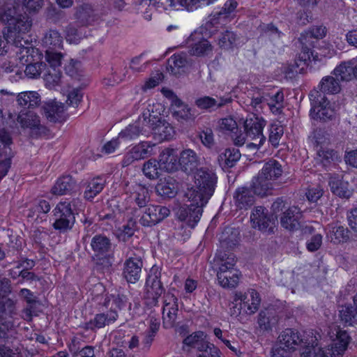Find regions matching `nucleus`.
I'll list each match as a JSON object with an SVG mask.
<instances>
[{
  "mask_svg": "<svg viewBox=\"0 0 357 357\" xmlns=\"http://www.w3.org/2000/svg\"><path fill=\"white\" fill-rule=\"evenodd\" d=\"M196 186L188 189L185 197L189 204L181 206L176 216L181 221H185L193 229L199 221L203 212V207L215 191L217 178L215 174L208 169H200L195 176Z\"/></svg>",
  "mask_w": 357,
  "mask_h": 357,
  "instance_id": "obj_1",
  "label": "nucleus"
},
{
  "mask_svg": "<svg viewBox=\"0 0 357 357\" xmlns=\"http://www.w3.org/2000/svg\"><path fill=\"white\" fill-rule=\"evenodd\" d=\"M22 7L20 3L8 7L5 10L3 22H6V26L3 32L4 36H0V56L6 54L8 51V44L18 49L16 54H21L22 40Z\"/></svg>",
  "mask_w": 357,
  "mask_h": 357,
  "instance_id": "obj_2",
  "label": "nucleus"
},
{
  "mask_svg": "<svg viewBox=\"0 0 357 357\" xmlns=\"http://www.w3.org/2000/svg\"><path fill=\"white\" fill-rule=\"evenodd\" d=\"M309 338L306 346L303 347V351L301 357H342L351 341V337L346 331L338 329L336 338L328 348L317 347L316 337L307 335Z\"/></svg>",
  "mask_w": 357,
  "mask_h": 357,
  "instance_id": "obj_3",
  "label": "nucleus"
},
{
  "mask_svg": "<svg viewBox=\"0 0 357 357\" xmlns=\"http://www.w3.org/2000/svg\"><path fill=\"white\" fill-rule=\"evenodd\" d=\"M92 261L96 268L102 271H109L112 265L111 259L113 252L112 239L103 234L94 235L90 242Z\"/></svg>",
  "mask_w": 357,
  "mask_h": 357,
  "instance_id": "obj_4",
  "label": "nucleus"
},
{
  "mask_svg": "<svg viewBox=\"0 0 357 357\" xmlns=\"http://www.w3.org/2000/svg\"><path fill=\"white\" fill-rule=\"evenodd\" d=\"M311 103L310 116L312 119L322 121L332 120L335 116V110L331 108L326 96L313 89L309 94Z\"/></svg>",
  "mask_w": 357,
  "mask_h": 357,
  "instance_id": "obj_5",
  "label": "nucleus"
},
{
  "mask_svg": "<svg viewBox=\"0 0 357 357\" xmlns=\"http://www.w3.org/2000/svg\"><path fill=\"white\" fill-rule=\"evenodd\" d=\"M150 116V109L144 110L138 119L132 124H129L119 134V139L125 141L132 140L140 135H146L149 132L147 125L150 123L148 119Z\"/></svg>",
  "mask_w": 357,
  "mask_h": 357,
  "instance_id": "obj_6",
  "label": "nucleus"
},
{
  "mask_svg": "<svg viewBox=\"0 0 357 357\" xmlns=\"http://www.w3.org/2000/svg\"><path fill=\"white\" fill-rule=\"evenodd\" d=\"M56 220L53 223L54 229L60 233H66L71 230L75 222V217L66 205L57 204L54 210Z\"/></svg>",
  "mask_w": 357,
  "mask_h": 357,
  "instance_id": "obj_7",
  "label": "nucleus"
},
{
  "mask_svg": "<svg viewBox=\"0 0 357 357\" xmlns=\"http://www.w3.org/2000/svg\"><path fill=\"white\" fill-rule=\"evenodd\" d=\"M150 123L147 125V129L152 130L155 138L158 141L169 140L174 136V128L170 124L157 115H153L150 113L148 119Z\"/></svg>",
  "mask_w": 357,
  "mask_h": 357,
  "instance_id": "obj_8",
  "label": "nucleus"
},
{
  "mask_svg": "<svg viewBox=\"0 0 357 357\" xmlns=\"http://www.w3.org/2000/svg\"><path fill=\"white\" fill-rule=\"evenodd\" d=\"M169 214L170 211L166 206L150 205L145 208L139 222L144 227H151L162 221Z\"/></svg>",
  "mask_w": 357,
  "mask_h": 357,
  "instance_id": "obj_9",
  "label": "nucleus"
},
{
  "mask_svg": "<svg viewBox=\"0 0 357 357\" xmlns=\"http://www.w3.org/2000/svg\"><path fill=\"white\" fill-rule=\"evenodd\" d=\"M252 226L264 233L272 234L274 232L275 223L268 215V210L261 206L255 208L250 215Z\"/></svg>",
  "mask_w": 357,
  "mask_h": 357,
  "instance_id": "obj_10",
  "label": "nucleus"
},
{
  "mask_svg": "<svg viewBox=\"0 0 357 357\" xmlns=\"http://www.w3.org/2000/svg\"><path fill=\"white\" fill-rule=\"evenodd\" d=\"M48 130L40 123V116L34 110L24 112V132H27L32 138H38L47 134Z\"/></svg>",
  "mask_w": 357,
  "mask_h": 357,
  "instance_id": "obj_11",
  "label": "nucleus"
},
{
  "mask_svg": "<svg viewBox=\"0 0 357 357\" xmlns=\"http://www.w3.org/2000/svg\"><path fill=\"white\" fill-rule=\"evenodd\" d=\"M308 337L301 335L297 331L292 328H286L278 337V342L291 351L301 349L306 346Z\"/></svg>",
  "mask_w": 357,
  "mask_h": 357,
  "instance_id": "obj_12",
  "label": "nucleus"
},
{
  "mask_svg": "<svg viewBox=\"0 0 357 357\" xmlns=\"http://www.w3.org/2000/svg\"><path fill=\"white\" fill-rule=\"evenodd\" d=\"M143 262L139 256L130 255L124 262L123 276L129 283L135 284L141 275Z\"/></svg>",
  "mask_w": 357,
  "mask_h": 357,
  "instance_id": "obj_13",
  "label": "nucleus"
},
{
  "mask_svg": "<svg viewBox=\"0 0 357 357\" xmlns=\"http://www.w3.org/2000/svg\"><path fill=\"white\" fill-rule=\"evenodd\" d=\"M236 303L240 302L241 307L243 312L247 314L255 313L259 306L261 299L259 294L254 289H252L248 294L236 293L234 298Z\"/></svg>",
  "mask_w": 357,
  "mask_h": 357,
  "instance_id": "obj_14",
  "label": "nucleus"
},
{
  "mask_svg": "<svg viewBox=\"0 0 357 357\" xmlns=\"http://www.w3.org/2000/svg\"><path fill=\"white\" fill-rule=\"evenodd\" d=\"M161 267L153 265L147 275L145 287L146 291L155 296H161L165 293V288L161 282Z\"/></svg>",
  "mask_w": 357,
  "mask_h": 357,
  "instance_id": "obj_15",
  "label": "nucleus"
},
{
  "mask_svg": "<svg viewBox=\"0 0 357 357\" xmlns=\"http://www.w3.org/2000/svg\"><path fill=\"white\" fill-rule=\"evenodd\" d=\"M127 298L123 294L114 293L105 294L101 301L98 303L100 310L105 307L108 312H115L118 314L119 310H121L126 307Z\"/></svg>",
  "mask_w": 357,
  "mask_h": 357,
  "instance_id": "obj_16",
  "label": "nucleus"
},
{
  "mask_svg": "<svg viewBox=\"0 0 357 357\" xmlns=\"http://www.w3.org/2000/svg\"><path fill=\"white\" fill-rule=\"evenodd\" d=\"M178 165L182 171L190 174L197 170L201 165V158L194 150L186 149L180 153Z\"/></svg>",
  "mask_w": 357,
  "mask_h": 357,
  "instance_id": "obj_17",
  "label": "nucleus"
},
{
  "mask_svg": "<svg viewBox=\"0 0 357 357\" xmlns=\"http://www.w3.org/2000/svg\"><path fill=\"white\" fill-rule=\"evenodd\" d=\"M102 312L96 314L93 319L84 324L83 328L86 331H96L98 329L104 328L110 324L114 323L118 318V314L115 312H108L107 311L104 312L103 309L101 310Z\"/></svg>",
  "mask_w": 357,
  "mask_h": 357,
  "instance_id": "obj_18",
  "label": "nucleus"
},
{
  "mask_svg": "<svg viewBox=\"0 0 357 357\" xmlns=\"http://www.w3.org/2000/svg\"><path fill=\"white\" fill-rule=\"evenodd\" d=\"M266 126V121L262 118L253 116L247 118L244 122V129L246 132V136L252 141H257L261 137H265L263 135V129Z\"/></svg>",
  "mask_w": 357,
  "mask_h": 357,
  "instance_id": "obj_19",
  "label": "nucleus"
},
{
  "mask_svg": "<svg viewBox=\"0 0 357 357\" xmlns=\"http://www.w3.org/2000/svg\"><path fill=\"white\" fill-rule=\"evenodd\" d=\"M10 292L9 280L4 279L0 280V318L13 314L15 305L14 302L6 298V296Z\"/></svg>",
  "mask_w": 357,
  "mask_h": 357,
  "instance_id": "obj_20",
  "label": "nucleus"
},
{
  "mask_svg": "<svg viewBox=\"0 0 357 357\" xmlns=\"http://www.w3.org/2000/svg\"><path fill=\"white\" fill-rule=\"evenodd\" d=\"M278 316L273 309L261 310L258 314L257 324L262 333L272 331L278 323Z\"/></svg>",
  "mask_w": 357,
  "mask_h": 357,
  "instance_id": "obj_21",
  "label": "nucleus"
},
{
  "mask_svg": "<svg viewBox=\"0 0 357 357\" xmlns=\"http://www.w3.org/2000/svg\"><path fill=\"white\" fill-rule=\"evenodd\" d=\"M301 211L297 206L288 208L280 218L281 225L290 231L298 230L300 228Z\"/></svg>",
  "mask_w": 357,
  "mask_h": 357,
  "instance_id": "obj_22",
  "label": "nucleus"
},
{
  "mask_svg": "<svg viewBox=\"0 0 357 357\" xmlns=\"http://www.w3.org/2000/svg\"><path fill=\"white\" fill-rule=\"evenodd\" d=\"M357 66V57L349 61H342L332 72V74L338 77L340 81H350L356 77Z\"/></svg>",
  "mask_w": 357,
  "mask_h": 357,
  "instance_id": "obj_23",
  "label": "nucleus"
},
{
  "mask_svg": "<svg viewBox=\"0 0 357 357\" xmlns=\"http://www.w3.org/2000/svg\"><path fill=\"white\" fill-rule=\"evenodd\" d=\"M234 200L238 208L248 209L255 203V194L250 188L239 187L234 193Z\"/></svg>",
  "mask_w": 357,
  "mask_h": 357,
  "instance_id": "obj_24",
  "label": "nucleus"
},
{
  "mask_svg": "<svg viewBox=\"0 0 357 357\" xmlns=\"http://www.w3.org/2000/svg\"><path fill=\"white\" fill-rule=\"evenodd\" d=\"M47 119L53 123L62 122L64 119V105L56 101L45 102L43 107Z\"/></svg>",
  "mask_w": 357,
  "mask_h": 357,
  "instance_id": "obj_25",
  "label": "nucleus"
},
{
  "mask_svg": "<svg viewBox=\"0 0 357 357\" xmlns=\"http://www.w3.org/2000/svg\"><path fill=\"white\" fill-rule=\"evenodd\" d=\"M327 229V237L334 244L346 243L350 239V231L347 227H344L338 223L328 225Z\"/></svg>",
  "mask_w": 357,
  "mask_h": 357,
  "instance_id": "obj_26",
  "label": "nucleus"
},
{
  "mask_svg": "<svg viewBox=\"0 0 357 357\" xmlns=\"http://www.w3.org/2000/svg\"><path fill=\"white\" fill-rule=\"evenodd\" d=\"M218 283L223 288H235L240 278V273L236 269L228 270V268H222L217 271Z\"/></svg>",
  "mask_w": 357,
  "mask_h": 357,
  "instance_id": "obj_27",
  "label": "nucleus"
},
{
  "mask_svg": "<svg viewBox=\"0 0 357 357\" xmlns=\"http://www.w3.org/2000/svg\"><path fill=\"white\" fill-rule=\"evenodd\" d=\"M328 185L331 192L340 198L349 199L352 195L353 191L349 183L337 175L330 176Z\"/></svg>",
  "mask_w": 357,
  "mask_h": 357,
  "instance_id": "obj_28",
  "label": "nucleus"
},
{
  "mask_svg": "<svg viewBox=\"0 0 357 357\" xmlns=\"http://www.w3.org/2000/svg\"><path fill=\"white\" fill-rule=\"evenodd\" d=\"M77 188L76 181L69 175L59 177L53 187L51 192L55 195H63L70 194L75 191Z\"/></svg>",
  "mask_w": 357,
  "mask_h": 357,
  "instance_id": "obj_29",
  "label": "nucleus"
},
{
  "mask_svg": "<svg viewBox=\"0 0 357 357\" xmlns=\"http://www.w3.org/2000/svg\"><path fill=\"white\" fill-rule=\"evenodd\" d=\"M173 116L177 120L188 121L194 119V113L192 109L176 96L173 99L172 103Z\"/></svg>",
  "mask_w": 357,
  "mask_h": 357,
  "instance_id": "obj_30",
  "label": "nucleus"
},
{
  "mask_svg": "<svg viewBox=\"0 0 357 357\" xmlns=\"http://www.w3.org/2000/svg\"><path fill=\"white\" fill-rule=\"evenodd\" d=\"M159 164L160 169H165L167 172H172L178 169V161L177 156L174 154L172 149H165L160 154Z\"/></svg>",
  "mask_w": 357,
  "mask_h": 357,
  "instance_id": "obj_31",
  "label": "nucleus"
},
{
  "mask_svg": "<svg viewBox=\"0 0 357 357\" xmlns=\"http://www.w3.org/2000/svg\"><path fill=\"white\" fill-rule=\"evenodd\" d=\"M208 342L204 340V333L202 331H197L187 336L183 340V349L189 352L190 349L192 348L200 351L204 349L205 346H207Z\"/></svg>",
  "mask_w": 357,
  "mask_h": 357,
  "instance_id": "obj_32",
  "label": "nucleus"
},
{
  "mask_svg": "<svg viewBox=\"0 0 357 357\" xmlns=\"http://www.w3.org/2000/svg\"><path fill=\"white\" fill-rule=\"evenodd\" d=\"M241 153L238 149L228 148L224 153L219 155L218 161L222 169L233 167L241 158Z\"/></svg>",
  "mask_w": 357,
  "mask_h": 357,
  "instance_id": "obj_33",
  "label": "nucleus"
},
{
  "mask_svg": "<svg viewBox=\"0 0 357 357\" xmlns=\"http://www.w3.org/2000/svg\"><path fill=\"white\" fill-rule=\"evenodd\" d=\"M326 28L324 26H313L304 33H302L299 40L301 44L309 45L310 46L314 47V41L312 40L322 39L326 36Z\"/></svg>",
  "mask_w": 357,
  "mask_h": 357,
  "instance_id": "obj_34",
  "label": "nucleus"
},
{
  "mask_svg": "<svg viewBox=\"0 0 357 357\" xmlns=\"http://www.w3.org/2000/svg\"><path fill=\"white\" fill-rule=\"evenodd\" d=\"M106 185L105 176H97L87 183L84 192V197L86 200L92 201L95 197L100 193Z\"/></svg>",
  "mask_w": 357,
  "mask_h": 357,
  "instance_id": "obj_35",
  "label": "nucleus"
},
{
  "mask_svg": "<svg viewBox=\"0 0 357 357\" xmlns=\"http://www.w3.org/2000/svg\"><path fill=\"white\" fill-rule=\"evenodd\" d=\"M340 79L335 77L328 75L324 77L320 81L317 89L325 96V94H337L340 90Z\"/></svg>",
  "mask_w": 357,
  "mask_h": 357,
  "instance_id": "obj_36",
  "label": "nucleus"
},
{
  "mask_svg": "<svg viewBox=\"0 0 357 357\" xmlns=\"http://www.w3.org/2000/svg\"><path fill=\"white\" fill-rule=\"evenodd\" d=\"M269 94L264 89L255 87L248 91V98L250 102L248 105L251 106L253 109L258 111L262 109V105L268 100Z\"/></svg>",
  "mask_w": 357,
  "mask_h": 357,
  "instance_id": "obj_37",
  "label": "nucleus"
},
{
  "mask_svg": "<svg viewBox=\"0 0 357 357\" xmlns=\"http://www.w3.org/2000/svg\"><path fill=\"white\" fill-rule=\"evenodd\" d=\"M250 188L255 195L259 196L267 195L269 190L272 189V183L267 179V177L263 176L259 173L257 176L254 177Z\"/></svg>",
  "mask_w": 357,
  "mask_h": 357,
  "instance_id": "obj_38",
  "label": "nucleus"
},
{
  "mask_svg": "<svg viewBox=\"0 0 357 357\" xmlns=\"http://www.w3.org/2000/svg\"><path fill=\"white\" fill-rule=\"evenodd\" d=\"M339 317L344 326H354L357 324V308L351 304H347L339 310Z\"/></svg>",
  "mask_w": 357,
  "mask_h": 357,
  "instance_id": "obj_39",
  "label": "nucleus"
},
{
  "mask_svg": "<svg viewBox=\"0 0 357 357\" xmlns=\"http://www.w3.org/2000/svg\"><path fill=\"white\" fill-rule=\"evenodd\" d=\"M259 173L261 174L263 176L267 177V179L271 181L282 175V165L275 160H270L264 164Z\"/></svg>",
  "mask_w": 357,
  "mask_h": 357,
  "instance_id": "obj_40",
  "label": "nucleus"
},
{
  "mask_svg": "<svg viewBox=\"0 0 357 357\" xmlns=\"http://www.w3.org/2000/svg\"><path fill=\"white\" fill-rule=\"evenodd\" d=\"M43 43L46 50H56L63 47V38L60 33L54 29H50L45 33Z\"/></svg>",
  "mask_w": 357,
  "mask_h": 357,
  "instance_id": "obj_41",
  "label": "nucleus"
},
{
  "mask_svg": "<svg viewBox=\"0 0 357 357\" xmlns=\"http://www.w3.org/2000/svg\"><path fill=\"white\" fill-rule=\"evenodd\" d=\"M93 346L81 347V341L74 337L69 345V350L74 357H94L95 351Z\"/></svg>",
  "mask_w": 357,
  "mask_h": 357,
  "instance_id": "obj_42",
  "label": "nucleus"
},
{
  "mask_svg": "<svg viewBox=\"0 0 357 357\" xmlns=\"http://www.w3.org/2000/svg\"><path fill=\"white\" fill-rule=\"evenodd\" d=\"M133 192H132L131 197L135 201V203L139 207L144 208L150 200L149 193L148 189L138 183H135L132 186Z\"/></svg>",
  "mask_w": 357,
  "mask_h": 357,
  "instance_id": "obj_43",
  "label": "nucleus"
},
{
  "mask_svg": "<svg viewBox=\"0 0 357 357\" xmlns=\"http://www.w3.org/2000/svg\"><path fill=\"white\" fill-rule=\"evenodd\" d=\"M237 5L235 0H227L220 10L215 11L212 14L211 22L215 24L219 20L227 18L235 10Z\"/></svg>",
  "mask_w": 357,
  "mask_h": 357,
  "instance_id": "obj_44",
  "label": "nucleus"
},
{
  "mask_svg": "<svg viewBox=\"0 0 357 357\" xmlns=\"http://www.w3.org/2000/svg\"><path fill=\"white\" fill-rule=\"evenodd\" d=\"M24 298L27 303L26 310L24 312L29 321L31 320L32 316L37 315V306L39 305V301L36 296L28 289L24 288Z\"/></svg>",
  "mask_w": 357,
  "mask_h": 357,
  "instance_id": "obj_45",
  "label": "nucleus"
},
{
  "mask_svg": "<svg viewBox=\"0 0 357 357\" xmlns=\"http://www.w3.org/2000/svg\"><path fill=\"white\" fill-rule=\"evenodd\" d=\"M317 155L319 160L326 169L329 168L333 163L339 161L340 159L337 152L333 149L321 148L317 151Z\"/></svg>",
  "mask_w": 357,
  "mask_h": 357,
  "instance_id": "obj_46",
  "label": "nucleus"
},
{
  "mask_svg": "<svg viewBox=\"0 0 357 357\" xmlns=\"http://www.w3.org/2000/svg\"><path fill=\"white\" fill-rule=\"evenodd\" d=\"M212 50L211 43L206 39L202 38L191 45L189 52L191 55L201 56L208 55Z\"/></svg>",
  "mask_w": 357,
  "mask_h": 357,
  "instance_id": "obj_47",
  "label": "nucleus"
},
{
  "mask_svg": "<svg viewBox=\"0 0 357 357\" xmlns=\"http://www.w3.org/2000/svg\"><path fill=\"white\" fill-rule=\"evenodd\" d=\"M43 79L47 88L50 89H55L60 85L61 72L59 68H49L44 75Z\"/></svg>",
  "mask_w": 357,
  "mask_h": 357,
  "instance_id": "obj_48",
  "label": "nucleus"
},
{
  "mask_svg": "<svg viewBox=\"0 0 357 357\" xmlns=\"http://www.w3.org/2000/svg\"><path fill=\"white\" fill-rule=\"evenodd\" d=\"M93 10L91 6L89 4H83L76 8L75 17L82 26H86L93 20Z\"/></svg>",
  "mask_w": 357,
  "mask_h": 357,
  "instance_id": "obj_49",
  "label": "nucleus"
},
{
  "mask_svg": "<svg viewBox=\"0 0 357 357\" xmlns=\"http://www.w3.org/2000/svg\"><path fill=\"white\" fill-rule=\"evenodd\" d=\"M238 40V37L234 32L227 30L219 36L218 45L220 48L228 50L236 45Z\"/></svg>",
  "mask_w": 357,
  "mask_h": 357,
  "instance_id": "obj_50",
  "label": "nucleus"
},
{
  "mask_svg": "<svg viewBox=\"0 0 357 357\" xmlns=\"http://www.w3.org/2000/svg\"><path fill=\"white\" fill-rule=\"evenodd\" d=\"M312 59L314 61H319V55L308 45L302 44L301 52L298 54L295 60L296 65L298 67L303 63L307 65V62Z\"/></svg>",
  "mask_w": 357,
  "mask_h": 357,
  "instance_id": "obj_51",
  "label": "nucleus"
},
{
  "mask_svg": "<svg viewBox=\"0 0 357 357\" xmlns=\"http://www.w3.org/2000/svg\"><path fill=\"white\" fill-rule=\"evenodd\" d=\"M261 36L268 37L271 40H277L283 33L272 23H261L257 28Z\"/></svg>",
  "mask_w": 357,
  "mask_h": 357,
  "instance_id": "obj_52",
  "label": "nucleus"
},
{
  "mask_svg": "<svg viewBox=\"0 0 357 357\" xmlns=\"http://www.w3.org/2000/svg\"><path fill=\"white\" fill-rule=\"evenodd\" d=\"M41 104V98L36 91H24V112L34 110Z\"/></svg>",
  "mask_w": 357,
  "mask_h": 357,
  "instance_id": "obj_53",
  "label": "nucleus"
},
{
  "mask_svg": "<svg viewBox=\"0 0 357 357\" xmlns=\"http://www.w3.org/2000/svg\"><path fill=\"white\" fill-rule=\"evenodd\" d=\"M178 307H162L163 326L165 328H173L176 322Z\"/></svg>",
  "mask_w": 357,
  "mask_h": 357,
  "instance_id": "obj_54",
  "label": "nucleus"
},
{
  "mask_svg": "<svg viewBox=\"0 0 357 357\" xmlns=\"http://www.w3.org/2000/svg\"><path fill=\"white\" fill-rule=\"evenodd\" d=\"M159 169H161L158 161L155 159H150L144 164L142 171L147 178L154 180L160 176Z\"/></svg>",
  "mask_w": 357,
  "mask_h": 357,
  "instance_id": "obj_55",
  "label": "nucleus"
},
{
  "mask_svg": "<svg viewBox=\"0 0 357 357\" xmlns=\"http://www.w3.org/2000/svg\"><path fill=\"white\" fill-rule=\"evenodd\" d=\"M155 189L158 195L165 198H172L177 193L176 185L169 181L158 183Z\"/></svg>",
  "mask_w": 357,
  "mask_h": 357,
  "instance_id": "obj_56",
  "label": "nucleus"
},
{
  "mask_svg": "<svg viewBox=\"0 0 357 357\" xmlns=\"http://www.w3.org/2000/svg\"><path fill=\"white\" fill-rule=\"evenodd\" d=\"M153 146V144L151 142H143L132 147L131 151L135 156V159L139 160L149 156Z\"/></svg>",
  "mask_w": 357,
  "mask_h": 357,
  "instance_id": "obj_57",
  "label": "nucleus"
},
{
  "mask_svg": "<svg viewBox=\"0 0 357 357\" xmlns=\"http://www.w3.org/2000/svg\"><path fill=\"white\" fill-rule=\"evenodd\" d=\"M135 230L136 222L131 218L118 229L117 237L120 241L126 242L134 235Z\"/></svg>",
  "mask_w": 357,
  "mask_h": 357,
  "instance_id": "obj_58",
  "label": "nucleus"
},
{
  "mask_svg": "<svg viewBox=\"0 0 357 357\" xmlns=\"http://www.w3.org/2000/svg\"><path fill=\"white\" fill-rule=\"evenodd\" d=\"M284 134V128L280 123H275L271 125L269 129V142L274 147H278L280 139Z\"/></svg>",
  "mask_w": 357,
  "mask_h": 357,
  "instance_id": "obj_59",
  "label": "nucleus"
},
{
  "mask_svg": "<svg viewBox=\"0 0 357 357\" xmlns=\"http://www.w3.org/2000/svg\"><path fill=\"white\" fill-rule=\"evenodd\" d=\"M24 50L26 54H24V58L26 57V63L40 61L42 54L38 48H36L31 43H29L28 40H24Z\"/></svg>",
  "mask_w": 357,
  "mask_h": 357,
  "instance_id": "obj_60",
  "label": "nucleus"
},
{
  "mask_svg": "<svg viewBox=\"0 0 357 357\" xmlns=\"http://www.w3.org/2000/svg\"><path fill=\"white\" fill-rule=\"evenodd\" d=\"M195 104L199 109L208 112L215 111L217 107L216 99L208 96L196 99Z\"/></svg>",
  "mask_w": 357,
  "mask_h": 357,
  "instance_id": "obj_61",
  "label": "nucleus"
},
{
  "mask_svg": "<svg viewBox=\"0 0 357 357\" xmlns=\"http://www.w3.org/2000/svg\"><path fill=\"white\" fill-rule=\"evenodd\" d=\"M45 66V64H43L40 61L29 62L26 63V69L24 70V73L28 78L36 79L40 76L42 69Z\"/></svg>",
  "mask_w": 357,
  "mask_h": 357,
  "instance_id": "obj_62",
  "label": "nucleus"
},
{
  "mask_svg": "<svg viewBox=\"0 0 357 357\" xmlns=\"http://www.w3.org/2000/svg\"><path fill=\"white\" fill-rule=\"evenodd\" d=\"M59 50H45V59L50 64V68H59L60 67L63 54Z\"/></svg>",
  "mask_w": 357,
  "mask_h": 357,
  "instance_id": "obj_63",
  "label": "nucleus"
},
{
  "mask_svg": "<svg viewBox=\"0 0 357 357\" xmlns=\"http://www.w3.org/2000/svg\"><path fill=\"white\" fill-rule=\"evenodd\" d=\"M236 257L234 254L224 253L218 260V269L221 270L222 268H228V270L234 269V267L236 264Z\"/></svg>",
  "mask_w": 357,
  "mask_h": 357,
  "instance_id": "obj_64",
  "label": "nucleus"
}]
</instances>
